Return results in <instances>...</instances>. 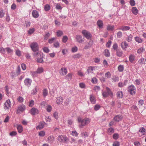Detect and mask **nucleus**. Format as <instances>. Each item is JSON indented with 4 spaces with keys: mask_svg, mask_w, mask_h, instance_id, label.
<instances>
[{
    "mask_svg": "<svg viewBox=\"0 0 146 146\" xmlns=\"http://www.w3.org/2000/svg\"><path fill=\"white\" fill-rule=\"evenodd\" d=\"M114 26H111L110 25H108L107 27V30L108 31H112L114 29Z\"/></svg>",
    "mask_w": 146,
    "mask_h": 146,
    "instance_id": "nucleus-28",
    "label": "nucleus"
},
{
    "mask_svg": "<svg viewBox=\"0 0 146 146\" xmlns=\"http://www.w3.org/2000/svg\"><path fill=\"white\" fill-rule=\"evenodd\" d=\"M57 139L58 141L60 142H67L68 140V139L66 136L63 135L58 136Z\"/></svg>",
    "mask_w": 146,
    "mask_h": 146,
    "instance_id": "nucleus-5",
    "label": "nucleus"
},
{
    "mask_svg": "<svg viewBox=\"0 0 146 146\" xmlns=\"http://www.w3.org/2000/svg\"><path fill=\"white\" fill-rule=\"evenodd\" d=\"M56 39L55 37H53L51 38L50 39L48 40V42L50 44H51L53 43L54 41Z\"/></svg>",
    "mask_w": 146,
    "mask_h": 146,
    "instance_id": "nucleus-49",
    "label": "nucleus"
},
{
    "mask_svg": "<svg viewBox=\"0 0 146 146\" xmlns=\"http://www.w3.org/2000/svg\"><path fill=\"white\" fill-rule=\"evenodd\" d=\"M146 130L144 127H141L140 128L139 132L141 133H143Z\"/></svg>",
    "mask_w": 146,
    "mask_h": 146,
    "instance_id": "nucleus-59",
    "label": "nucleus"
},
{
    "mask_svg": "<svg viewBox=\"0 0 146 146\" xmlns=\"http://www.w3.org/2000/svg\"><path fill=\"white\" fill-rule=\"evenodd\" d=\"M119 143L118 141H115L114 142L113 144V146H119Z\"/></svg>",
    "mask_w": 146,
    "mask_h": 146,
    "instance_id": "nucleus-60",
    "label": "nucleus"
},
{
    "mask_svg": "<svg viewBox=\"0 0 146 146\" xmlns=\"http://www.w3.org/2000/svg\"><path fill=\"white\" fill-rule=\"evenodd\" d=\"M81 55L80 54L78 53L74 55L73 56V57L74 58H79L81 57Z\"/></svg>",
    "mask_w": 146,
    "mask_h": 146,
    "instance_id": "nucleus-50",
    "label": "nucleus"
},
{
    "mask_svg": "<svg viewBox=\"0 0 146 146\" xmlns=\"http://www.w3.org/2000/svg\"><path fill=\"white\" fill-rule=\"evenodd\" d=\"M82 33L84 36L87 39H89L92 37V35L90 33L86 30H82Z\"/></svg>",
    "mask_w": 146,
    "mask_h": 146,
    "instance_id": "nucleus-2",
    "label": "nucleus"
},
{
    "mask_svg": "<svg viewBox=\"0 0 146 146\" xmlns=\"http://www.w3.org/2000/svg\"><path fill=\"white\" fill-rule=\"evenodd\" d=\"M50 5L48 4H46L44 6V9L46 11H48L50 10Z\"/></svg>",
    "mask_w": 146,
    "mask_h": 146,
    "instance_id": "nucleus-30",
    "label": "nucleus"
},
{
    "mask_svg": "<svg viewBox=\"0 0 146 146\" xmlns=\"http://www.w3.org/2000/svg\"><path fill=\"white\" fill-rule=\"evenodd\" d=\"M144 104V101L142 100H141L138 101V105L139 106V107H141Z\"/></svg>",
    "mask_w": 146,
    "mask_h": 146,
    "instance_id": "nucleus-45",
    "label": "nucleus"
},
{
    "mask_svg": "<svg viewBox=\"0 0 146 146\" xmlns=\"http://www.w3.org/2000/svg\"><path fill=\"white\" fill-rule=\"evenodd\" d=\"M93 40H90L88 44L85 46L84 49L87 50L90 48L93 45Z\"/></svg>",
    "mask_w": 146,
    "mask_h": 146,
    "instance_id": "nucleus-8",
    "label": "nucleus"
},
{
    "mask_svg": "<svg viewBox=\"0 0 146 146\" xmlns=\"http://www.w3.org/2000/svg\"><path fill=\"white\" fill-rule=\"evenodd\" d=\"M55 141V138L52 136H48L47 138V141L50 143L52 144Z\"/></svg>",
    "mask_w": 146,
    "mask_h": 146,
    "instance_id": "nucleus-12",
    "label": "nucleus"
},
{
    "mask_svg": "<svg viewBox=\"0 0 146 146\" xmlns=\"http://www.w3.org/2000/svg\"><path fill=\"white\" fill-rule=\"evenodd\" d=\"M68 39V37L66 36H64L62 39V41L64 43H66Z\"/></svg>",
    "mask_w": 146,
    "mask_h": 146,
    "instance_id": "nucleus-44",
    "label": "nucleus"
},
{
    "mask_svg": "<svg viewBox=\"0 0 146 146\" xmlns=\"http://www.w3.org/2000/svg\"><path fill=\"white\" fill-rule=\"evenodd\" d=\"M90 99L92 104H94L96 103V100L95 98L93 95H90Z\"/></svg>",
    "mask_w": 146,
    "mask_h": 146,
    "instance_id": "nucleus-20",
    "label": "nucleus"
},
{
    "mask_svg": "<svg viewBox=\"0 0 146 146\" xmlns=\"http://www.w3.org/2000/svg\"><path fill=\"white\" fill-rule=\"evenodd\" d=\"M130 28V27L129 26H122L120 28H119V29L123 31H125L129 30Z\"/></svg>",
    "mask_w": 146,
    "mask_h": 146,
    "instance_id": "nucleus-18",
    "label": "nucleus"
},
{
    "mask_svg": "<svg viewBox=\"0 0 146 146\" xmlns=\"http://www.w3.org/2000/svg\"><path fill=\"white\" fill-rule=\"evenodd\" d=\"M63 99L60 96L56 98V101L57 104H61L63 102Z\"/></svg>",
    "mask_w": 146,
    "mask_h": 146,
    "instance_id": "nucleus-16",
    "label": "nucleus"
},
{
    "mask_svg": "<svg viewBox=\"0 0 146 146\" xmlns=\"http://www.w3.org/2000/svg\"><path fill=\"white\" fill-rule=\"evenodd\" d=\"M76 39L78 42L80 43H82L84 41V40L82 39V37L80 35H77Z\"/></svg>",
    "mask_w": 146,
    "mask_h": 146,
    "instance_id": "nucleus-14",
    "label": "nucleus"
},
{
    "mask_svg": "<svg viewBox=\"0 0 146 146\" xmlns=\"http://www.w3.org/2000/svg\"><path fill=\"white\" fill-rule=\"evenodd\" d=\"M81 135L82 137H84V138L87 137L88 136V133L86 132L82 133Z\"/></svg>",
    "mask_w": 146,
    "mask_h": 146,
    "instance_id": "nucleus-39",
    "label": "nucleus"
},
{
    "mask_svg": "<svg viewBox=\"0 0 146 146\" xmlns=\"http://www.w3.org/2000/svg\"><path fill=\"white\" fill-rule=\"evenodd\" d=\"M30 46L33 52H36V42H33L31 43Z\"/></svg>",
    "mask_w": 146,
    "mask_h": 146,
    "instance_id": "nucleus-10",
    "label": "nucleus"
},
{
    "mask_svg": "<svg viewBox=\"0 0 146 146\" xmlns=\"http://www.w3.org/2000/svg\"><path fill=\"white\" fill-rule=\"evenodd\" d=\"M48 94V91L46 89L43 90V95L44 97H45Z\"/></svg>",
    "mask_w": 146,
    "mask_h": 146,
    "instance_id": "nucleus-34",
    "label": "nucleus"
},
{
    "mask_svg": "<svg viewBox=\"0 0 146 146\" xmlns=\"http://www.w3.org/2000/svg\"><path fill=\"white\" fill-rule=\"evenodd\" d=\"M4 108L5 110H8L11 107V103L10 100H7L4 104Z\"/></svg>",
    "mask_w": 146,
    "mask_h": 146,
    "instance_id": "nucleus-3",
    "label": "nucleus"
},
{
    "mask_svg": "<svg viewBox=\"0 0 146 146\" xmlns=\"http://www.w3.org/2000/svg\"><path fill=\"white\" fill-rule=\"evenodd\" d=\"M53 116L56 119H58V113L56 112H55L53 113Z\"/></svg>",
    "mask_w": 146,
    "mask_h": 146,
    "instance_id": "nucleus-63",
    "label": "nucleus"
},
{
    "mask_svg": "<svg viewBox=\"0 0 146 146\" xmlns=\"http://www.w3.org/2000/svg\"><path fill=\"white\" fill-rule=\"evenodd\" d=\"M32 80L29 78H27L24 80V84L25 85L28 87H29L30 86Z\"/></svg>",
    "mask_w": 146,
    "mask_h": 146,
    "instance_id": "nucleus-9",
    "label": "nucleus"
},
{
    "mask_svg": "<svg viewBox=\"0 0 146 146\" xmlns=\"http://www.w3.org/2000/svg\"><path fill=\"white\" fill-rule=\"evenodd\" d=\"M100 108V105L96 104L94 106V110L95 111H97L99 110Z\"/></svg>",
    "mask_w": 146,
    "mask_h": 146,
    "instance_id": "nucleus-52",
    "label": "nucleus"
},
{
    "mask_svg": "<svg viewBox=\"0 0 146 146\" xmlns=\"http://www.w3.org/2000/svg\"><path fill=\"white\" fill-rule=\"evenodd\" d=\"M23 127L21 125H17V129L18 132L21 133L23 130Z\"/></svg>",
    "mask_w": 146,
    "mask_h": 146,
    "instance_id": "nucleus-24",
    "label": "nucleus"
},
{
    "mask_svg": "<svg viewBox=\"0 0 146 146\" xmlns=\"http://www.w3.org/2000/svg\"><path fill=\"white\" fill-rule=\"evenodd\" d=\"M45 134V131H40L38 132V135L41 137H44Z\"/></svg>",
    "mask_w": 146,
    "mask_h": 146,
    "instance_id": "nucleus-33",
    "label": "nucleus"
},
{
    "mask_svg": "<svg viewBox=\"0 0 146 146\" xmlns=\"http://www.w3.org/2000/svg\"><path fill=\"white\" fill-rule=\"evenodd\" d=\"M121 46L123 50H126V49L128 47V45L126 42L125 41L121 43Z\"/></svg>",
    "mask_w": 146,
    "mask_h": 146,
    "instance_id": "nucleus-15",
    "label": "nucleus"
},
{
    "mask_svg": "<svg viewBox=\"0 0 146 146\" xmlns=\"http://www.w3.org/2000/svg\"><path fill=\"white\" fill-rule=\"evenodd\" d=\"M135 56L133 54H131L129 56V60L130 62H132L135 59Z\"/></svg>",
    "mask_w": 146,
    "mask_h": 146,
    "instance_id": "nucleus-29",
    "label": "nucleus"
},
{
    "mask_svg": "<svg viewBox=\"0 0 146 146\" xmlns=\"http://www.w3.org/2000/svg\"><path fill=\"white\" fill-rule=\"evenodd\" d=\"M114 129L112 127H110L108 129V131L109 134H111L113 133L114 132Z\"/></svg>",
    "mask_w": 146,
    "mask_h": 146,
    "instance_id": "nucleus-31",
    "label": "nucleus"
},
{
    "mask_svg": "<svg viewBox=\"0 0 146 146\" xmlns=\"http://www.w3.org/2000/svg\"><path fill=\"white\" fill-rule=\"evenodd\" d=\"M133 37V36L132 35H130L129 36H128L127 38H126L127 41L128 42H129L131 41L132 40Z\"/></svg>",
    "mask_w": 146,
    "mask_h": 146,
    "instance_id": "nucleus-38",
    "label": "nucleus"
},
{
    "mask_svg": "<svg viewBox=\"0 0 146 146\" xmlns=\"http://www.w3.org/2000/svg\"><path fill=\"white\" fill-rule=\"evenodd\" d=\"M94 90L96 92H98V91L100 90V88L99 86H96L94 87Z\"/></svg>",
    "mask_w": 146,
    "mask_h": 146,
    "instance_id": "nucleus-51",
    "label": "nucleus"
},
{
    "mask_svg": "<svg viewBox=\"0 0 146 146\" xmlns=\"http://www.w3.org/2000/svg\"><path fill=\"white\" fill-rule=\"evenodd\" d=\"M46 123L44 121L40 122L38 124V125L37 126V129H41L44 128V125H46Z\"/></svg>",
    "mask_w": 146,
    "mask_h": 146,
    "instance_id": "nucleus-11",
    "label": "nucleus"
},
{
    "mask_svg": "<svg viewBox=\"0 0 146 146\" xmlns=\"http://www.w3.org/2000/svg\"><path fill=\"white\" fill-rule=\"evenodd\" d=\"M117 97L119 98H122L123 96V94L122 92L121 91H118L117 93Z\"/></svg>",
    "mask_w": 146,
    "mask_h": 146,
    "instance_id": "nucleus-26",
    "label": "nucleus"
},
{
    "mask_svg": "<svg viewBox=\"0 0 146 146\" xmlns=\"http://www.w3.org/2000/svg\"><path fill=\"white\" fill-rule=\"evenodd\" d=\"M25 109V106L24 105H21L19 106L17 110V113H20V112L24 111Z\"/></svg>",
    "mask_w": 146,
    "mask_h": 146,
    "instance_id": "nucleus-7",
    "label": "nucleus"
},
{
    "mask_svg": "<svg viewBox=\"0 0 146 146\" xmlns=\"http://www.w3.org/2000/svg\"><path fill=\"white\" fill-rule=\"evenodd\" d=\"M118 70L119 72H122L124 70V67L123 65H120L119 66L118 68Z\"/></svg>",
    "mask_w": 146,
    "mask_h": 146,
    "instance_id": "nucleus-40",
    "label": "nucleus"
},
{
    "mask_svg": "<svg viewBox=\"0 0 146 146\" xmlns=\"http://www.w3.org/2000/svg\"><path fill=\"white\" fill-rule=\"evenodd\" d=\"M117 35L118 38H121L122 36V33L121 31H119L117 33Z\"/></svg>",
    "mask_w": 146,
    "mask_h": 146,
    "instance_id": "nucleus-58",
    "label": "nucleus"
},
{
    "mask_svg": "<svg viewBox=\"0 0 146 146\" xmlns=\"http://www.w3.org/2000/svg\"><path fill=\"white\" fill-rule=\"evenodd\" d=\"M90 122V119L88 118L83 119L81 121V124L80 125V127L82 128L84 126L88 124Z\"/></svg>",
    "mask_w": 146,
    "mask_h": 146,
    "instance_id": "nucleus-6",
    "label": "nucleus"
},
{
    "mask_svg": "<svg viewBox=\"0 0 146 146\" xmlns=\"http://www.w3.org/2000/svg\"><path fill=\"white\" fill-rule=\"evenodd\" d=\"M72 74L71 73H70L68 74L66 77L68 79L71 80L72 79Z\"/></svg>",
    "mask_w": 146,
    "mask_h": 146,
    "instance_id": "nucleus-56",
    "label": "nucleus"
},
{
    "mask_svg": "<svg viewBox=\"0 0 146 146\" xmlns=\"http://www.w3.org/2000/svg\"><path fill=\"white\" fill-rule=\"evenodd\" d=\"M44 69L42 67H40L37 69V74L41 73L43 72Z\"/></svg>",
    "mask_w": 146,
    "mask_h": 146,
    "instance_id": "nucleus-27",
    "label": "nucleus"
},
{
    "mask_svg": "<svg viewBox=\"0 0 146 146\" xmlns=\"http://www.w3.org/2000/svg\"><path fill=\"white\" fill-rule=\"evenodd\" d=\"M116 52V55L118 57H121L123 55V52L119 49L117 50Z\"/></svg>",
    "mask_w": 146,
    "mask_h": 146,
    "instance_id": "nucleus-17",
    "label": "nucleus"
},
{
    "mask_svg": "<svg viewBox=\"0 0 146 146\" xmlns=\"http://www.w3.org/2000/svg\"><path fill=\"white\" fill-rule=\"evenodd\" d=\"M45 119L46 122H50L51 121V119L49 116H46Z\"/></svg>",
    "mask_w": 146,
    "mask_h": 146,
    "instance_id": "nucleus-57",
    "label": "nucleus"
},
{
    "mask_svg": "<svg viewBox=\"0 0 146 146\" xmlns=\"http://www.w3.org/2000/svg\"><path fill=\"white\" fill-rule=\"evenodd\" d=\"M131 11L133 14L135 15H137L138 13V10L135 7H133L131 9Z\"/></svg>",
    "mask_w": 146,
    "mask_h": 146,
    "instance_id": "nucleus-19",
    "label": "nucleus"
},
{
    "mask_svg": "<svg viewBox=\"0 0 146 146\" xmlns=\"http://www.w3.org/2000/svg\"><path fill=\"white\" fill-rule=\"evenodd\" d=\"M35 29L34 28L32 29H30L28 31V33L29 34H32L35 31Z\"/></svg>",
    "mask_w": 146,
    "mask_h": 146,
    "instance_id": "nucleus-54",
    "label": "nucleus"
},
{
    "mask_svg": "<svg viewBox=\"0 0 146 146\" xmlns=\"http://www.w3.org/2000/svg\"><path fill=\"white\" fill-rule=\"evenodd\" d=\"M112 79L113 82H115L119 80V78L118 77L115 76L112 78Z\"/></svg>",
    "mask_w": 146,
    "mask_h": 146,
    "instance_id": "nucleus-47",
    "label": "nucleus"
},
{
    "mask_svg": "<svg viewBox=\"0 0 146 146\" xmlns=\"http://www.w3.org/2000/svg\"><path fill=\"white\" fill-rule=\"evenodd\" d=\"M138 63L140 65H142L144 64L145 61L144 59L143 58H140L138 61Z\"/></svg>",
    "mask_w": 146,
    "mask_h": 146,
    "instance_id": "nucleus-32",
    "label": "nucleus"
},
{
    "mask_svg": "<svg viewBox=\"0 0 146 146\" xmlns=\"http://www.w3.org/2000/svg\"><path fill=\"white\" fill-rule=\"evenodd\" d=\"M145 50L144 48H141L137 50V53L138 54L141 53L143 52Z\"/></svg>",
    "mask_w": 146,
    "mask_h": 146,
    "instance_id": "nucleus-43",
    "label": "nucleus"
},
{
    "mask_svg": "<svg viewBox=\"0 0 146 146\" xmlns=\"http://www.w3.org/2000/svg\"><path fill=\"white\" fill-rule=\"evenodd\" d=\"M105 77L107 78H110L111 77V74L109 72H107L105 74Z\"/></svg>",
    "mask_w": 146,
    "mask_h": 146,
    "instance_id": "nucleus-42",
    "label": "nucleus"
},
{
    "mask_svg": "<svg viewBox=\"0 0 146 146\" xmlns=\"http://www.w3.org/2000/svg\"><path fill=\"white\" fill-rule=\"evenodd\" d=\"M57 36H58L59 37L63 34V32L62 31L60 30H58L57 32Z\"/></svg>",
    "mask_w": 146,
    "mask_h": 146,
    "instance_id": "nucleus-36",
    "label": "nucleus"
},
{
    "mask_svg": "<svg viewBox=\"0 0 146 146\" xmlns=\"http://www.w3.org/2000/svg\"><path fill=\"white\" fill-rule=\"evenodd\" d=\"M46 110L48 112H50L52 110V106L50 105H48L46 106Z\"/></svg>",
    "mask_w": 146,
    "mask_h": 146,
    "instance_id": "nucleus-37",
    "label": "nucleus"
},
{
    "mask_svg": "<svg viewBox=\"0 0 146 146\" xmlns=\"http://www.w3.org/2000/svg\"><path fill=\"white\" fill-rule=\"evenodd\" d=\"M104 54L107 57H109L110 56V53L109 50L107 49H105L104 51Z\"/></svg>",
    "mask_w": 146,
    "mask_h": 146,
    "instance_id": "nucleus-23",
    "label": "nucleus"
},
{
    "mask_svg": "<svg viewBox=\"0 0 146 146\" xmlns=\"http://www.w3.org/2000/svg\"><path fill=\"white\" fill-rule=\"evenodd\" d=\"M34 101L33 100H31L29 102V106L30 107H32L34 105Z\"/></svg>",
    "mask_w": 146,
    "mask_h": 146,
    "instance_id": "nucleus-64",
    "label": "nucleus"
},
{
    "mask_svg": "<svg viewBox=\"0 0 146 146\" xmlns=\"http://www.w3.org/2000/svg\"><path fill=\"white\" fill-rule=\"evenodd\" d=\"M135 40L138 43H141L143 42V40L140 38L138 36H136L135 37Z\"/></svg>",
    "mask_w": 146,
    "mask_h": 146,
    "instance_id": "nucleus-25",
    "label": "nucleus"
},
{
    "mask_svg": "<svg viewBox=\"0 0 146 146\" xmlns=\"http://www.w3.org/2000/svg\"><path fill=\"white\" fill-rule=\"evenodd\" d=\"M122 119V117L121 116L117 115L115 116L114 118V120L116 121H119Z\"/></svg>",
    "mask_w": 146,
    "mask_h": 146,
    "instance_id": "nucleus-21",
    "label": "nucleus"
},
{
    "mask_svg": "<svg viewBox=\"0 0 146 146\" xmlns=\"http://www.w3.org/2000/svg\"><path fill=\"white\" fill-rule=\"evenodd\" d=\"M0 52L3 54L5 53V49L2 47H0Z\"/></svg>",
    "mask_w": 146,
    "mask_h": 146,
    "instance_id": "nucleus-53",
    "label": "nucleus"
},
{
    "mask_svg": "<svg viewBox=\"0 0 146 146\" xmlns=\"http://www.w3.org/2000/svg\"><path fill=\"white\" fill-rule=\"evenodd\" d=\"M60 72L62 75H65L67 73V69L66 68H62Z\"/></svg>",
    "mask_w": 146,
    "mask_h": 146,
    "instance_id": "nucleus-13",
    "label": "nucleus"
},
{
    "mask_svg": "<svg viewBox=\"0 0 146 146\" xmlns=\"http://www.w3.org/2000/svg\"><path fill=\"white\" fill-rule=\"evenodd\" d=\"M118 47V46L117 43H115L113 45V48L114 50H116V51L117 50H118L117 49Z\"/></svg>",
    "mask_w": 146,
    "mask_h": 146,
    "instance_id": "nucleus-62",
    "label": "nucleus"
},
{
    "mask_svg": "<svg viewBox=\"0 0 146 146\" xmlns=\"http://www.w3.org/2000/svg\"><path fill=\"white\" fill-rule=\"evenodd\" d=\"M130 5L132 6H133L135 5V2L134 0H130Z\"/></svg>",
    "mask_w": 146,
    "mask_h": 146,
    "instance_id": "nucleus-61",
    "label": "nucleus"
},
{
    "mask_svg": "<svg viewBox=\"0 0 146 146\" xmlns=\"http://www.w3.org/2000/svg\"><path fill=\"white\" fill-rule=\"evenodd\" d=\"M106 91H104L102 92V94L104 98H106L108 97L109 95H110L111 96L113 95V93L109 88L106 87Z\"/></svg>",
    "mask_w": 146,
    "mask_h": 146,
    "instance_id": "nucleus-1",
    "label": "nucleus"
},
{
    "mask_svg": "<svg viewBox=\"0 0 146 146\" xmlns=\"http://www.w3.org/2000/svg\"><path fill=\"white\" fill-rule=\"evenodd\" d=\"M50 34L49 32L46 33L44 36V39L46 40L50 36Z\"/></svg>",
    "mask_w": 146,
    "mask_h": 146,
    "instance_id": "nucleus-41",
    "label": "nucleus"
},
{
    "mask_svg": "<svg viewBox=\"0 0 146 146\" xmlns=\"http://www.w3.org/2000/svg\"><path fill=\"white\" fill-rule=\"evenodd\" d=\"M5 50L8 53H11L13 51L12 50L8 47L6 48Z\"/></svg>",
    "mask_w": 146,
    "mask_h": 146,
    "instance_id": "nucleus-55",
    "label": "nucleus"
},
{
    "mask_svg": "<svg viewBox=\"0 0 146 146\" xmlns=\"http://www.w3.org/2000/svg\"><path fill=\"white\" fill-rule=\"evenodd\" d=\"M113 138L115 139H117L119 137V135L117 133H114L113 136Z\"/></svg>",
    "mask_w": 146,
    "mask_h": 146,
    "instance_id": "nucleus-48",
    "label": "nucleus"
},
{
    "mask_svg": "<svg viewBox=\"0 0 146 146\" xmlns=\"http://www.w3.org/2000/svg\"><path fill=\"white\" fill-rule=\"evenodd\" d=\"M36 109L34 108H32L31 110V113L33 115H35L36 113Z\"/></svg>",
    "mask_w": 146,
    "mask_h": 146,
    "instance_id": "nucleus-35",
    "label": "nucleus"
},
{
    "mask_svg": "<svg viewBox=\"0 0 146 146\" xmlns=\"http://www.w3.org/2000/svg\"><path fill=\"white\" fill-rule=\"evenodd\" d=\"M97 25L100 28H102L103 25L102 21L101 20H98L97 22Z\"/></svg>",
    "mask_w": 146,
    "mask_h": 146,
    "instance_id": "nucleus-22",
    "label": "nucleus"
},
{
    "mask_svg": "<svg viewBox=\"0 0 146 146\" xmlns=\"http://www.w3.org/2000/svg\"><path fill=\"white\" fill-rule=\"evenodd\" d=\"M43 51L46 53H48L49 52V50L48 47H44L43 48Z\"/></svg>",
    "mask_w": 146,
    "mask_h": 146,
    "instance_id": "nucleus-46",
    "label": "nucleus"
},
{
    "mask_svg": "<svg viewBox=\"0 0 146 146\" xmlns=\"http://www.w3.org/2000/svg\"><path fill=\"white\" fill-rule=\"evenodd\" d=\"M128 92L131 95H133L135 94L136 90L135 86L133 85H131L128 87Z\"/></svg>",
    "mask_w": 146,
    "mask_h": 146,
    "instance_id": "nucleus-4",
    "label": "nucleus"
}]
</instances>
